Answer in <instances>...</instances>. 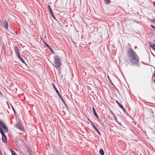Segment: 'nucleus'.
I'll use <instances>...</instances> for the list:
<instances>
[{"label": "nucleus", "instance_id": "obj_1", "mask_svg": "<svg viewBox=\"0 0 155 155\" xmlns=\"http://www.w3.org/2000/svg\"><path fill=\"white\" fill-rule=\"evenodd\" d=\"M128 59L125 61V63L128 64L130 63L132 65H136L139 63L140 58L136 52L131 48H129L127 52Z\"/></svg>", "mask_w": 155, "mask_h": 155}, {"label": "nucleus", "instance_id": "obj_2", "mask_svg": "<svg viewBox=\"0 0 155 155\" xmlns=\"http://www.w3.org/2000/svg\"><path fill=\"white\" fill-rule=\"evenodd\" d=\"M8 131V129L6 125L0 120V133L2 135V140L5 143L7 142V139L4 132H7Z\"/></svg>", "mask_w": 155, "mask_h": 155}, {"label": "nucleus", "instance_id": "obj_3", "mask_svg": "<svg viewBox=\"0 0 155 155\" xmlns=\"http://www.w3.org/2000/svg\"><path fill=\"white\" fill-rule=\"evenodd\" d=\"M54 58L55 61L54 66L57 68L60 67L61 64L60 58L56 55L54 56Z\"/></svg>", "mask_w": 155, "mask_h": 155}, {"label": "nucleus", "instance_id": "obj_4", "mask_svg": "<svg viewBox=\"0 0 155 155\" xmlns=\"http://www.w3.org/2000/svg\"><path fill=\"white\" fill-rule=\"evenodd\" d=\"M16 128L23 131V132L25 131V130L24 127L23 126L22 123L20 122H18L16 124Z\"/></svg>", "mask_w": 155, "mask_h": 155}, {"label": "nucleus", "instance_id": "obj_5", "mask_svg": "<svg viewBox=\"0 0 155 155\" xmlns=\"http://www.w3.org/2000/svg\"><path fill=\"white\" fill-rule=\"evenodd\" d=\"M14 50L17 56H19V55H20V53L19 52L18 48L16 46H14Z\"/></svg>", "mask_w": 155, "mask_h": 155}, {"label": "nucleus", "instance_id": "obj_6", "mask_svg": "<svg viewBox=\"0 0 155 155\" xmlns=\"http://www.w3.org/2000/svg\"><path fill=\"white\" fill-rule=\"evenodd\" d=\"M132 135L133 138L134 140H136L138 139V137L137 136V134L134 132H132Z\"/></svg>", "mask_w": 155, "mask_h": 155}, {"label": "nucleus", "instance_id": "obj_7", "mask_svg": "<svg viewBox=\"0 0 155 155\" xmlns=\"http://www.w3.org/2000/svg\"><path fill=\"white\" fill-rule=\"evenodd\" d=\"M3 27L6 28V29L8 28V23L6 21L4 20L3 21Z\"/></svg>", "mask_w": 155, "mask_h": 155}, {"label": "nucleus", "instance_id": "obj_8", "mask_svg": "<svg viewBox=\"0 0 155 155\" xmlns=\"http://www.w3.org/2000/svg\"><path fill=\"white\" fill-rule=\"evenodd\" d=\"M92 110H93V113H94V116H95V117H96V118L97 119H98V116L97 115V113L96 112V111H95V108H94V107H92Z\"/></svg>", "mask_w": 155, "mask_h": 155}, {"label": "nucleus", "instance_id": "obj_9", "mask_svg": "<svg viewBox=\"0 0 155 155\" xmlns=\"http://www.w3.org/2000/svg\"><path fill=\"white\" fill-rule=\"evenodd\" d=\"M26 150L28 153H29V155H31V149L30 147H27Z\"/></svg>", "mask_w": 155, "mask_h": 155}, {"label": "nucleus", "instance_id": "obj_10", "mask_svg": "<svg viewBox=\"0 0 155 155\" xmlns=\"http://www.w3.org/2000/svg\"><path fill=\"white\" fill-rule=\"evenodd\" d=\"M123 110L125 114H127V111L123 107V106L122 105V104H120V105L119 106Z\"/></svg>", "mask_w": 155, "mask_h": 155}, {"label": "nucleus", "instance_id": "obj_11", "mask_svg": "<svg viewBox=\"0 0 155 155\" xmlns=\"http://www.w3.org/2000/svg\"><path fill=\"white\" fill-rule=\"evenodd\" d=\"M93 127L96 130L99 135L100 136L101 135V134L99 130L95 126H94Z\"/></svg>", "mask_w": 155, "mask_h": 155}, {"label": "nucleus", "instance_id": "obj_12", "mask_svg": "<svg viewBox=\"0 0 155 155\" xmlns=\"http://www.w3.org/2000/svg\"><path fill=\"white\" fill-rule=\"evenodd\" d=\"M18 57L19 58V59L20 60V61L23 63H24L25 64H26L25 61H24L23 58L21 56L19 55V56H18Z\"/></svg>", "mask_w": 155, "mask_h": 155}, {"label": "nucleus", "instance_id": "obj_13", "mask_svg": "<svg viewBox=\"0 0 155 155\" xmlns=\"http://www.w3.org/2000/svg\"><path fill=\"white\" fill-rule=\"evenodd\" d=\"M150 47L155 51V45L153 43H150Z\"/></svg>", "mask_w": 155, "mask_h": 155}, {"label": "nucleus", "instance_id": "obj_14", "mask_svg": "<svg viewBox=\"0 0 155 155\" xmlns=\"http://www.w3.org/2000/svg\"><path fill=\"white\" fill-rule=\"evenodd\" d=\"M48 9L49 10V11L50 13L51 14L53 13L52 11L51 10V6L50 5H48Z\"/></svg>", "mask_w": 155, "mask_h": 155}, {"label": "nucleus", "instance_id": "obj_15", "mask_svg": "<svg viewBox=\"0 0 155 155\" xmlns=\"http://www.w3.org/2000/svg\"><path fill=\"white\" fill-rule=\"evenodd\" d=\"M101 155H104V152L102 149H101L99 151Z\"/></svg>", "mask_w": 155, "mask_h": 155}, {"label": "nucleus", "instance_id": "obj_16", "mask_svg": "<svg viewBox=\"0 0 155 155\" xmlns=\"http://www.w3.org/2000/svg\"><path fill=\"white\" fill-rule=\"evenodd\" d=\"M53 85L57 94H58L59 93V92L58 91L56 87H55L54 85V84H53Z\"/></svg>", "mask_w": 155, "mask_h": 155}, {"label": "nucleus", "instance_id": "obj_17", "mask_svg": "<svg viewBox=\"0 0 155 155\" xmlns=\"http://www.w3.org/2000/svg\"><path fill=\"white\" fill-rule=\"evenodd\" d=\"M44 43L45 45L47 46V47L49 49H51V48L49 46V45L47 44L44 41Z\"/></svg>", "mask_w": 155, "mask_h": 155}, {"label": "nucleus", "instance_id": "obj_18", "mask_svg": "<svg viewBox=\"0 0 155 155\" xmlns=\"http://www.w3.org/2000/svg\"><path fill=\"white\" fill-rule=\"evenodd\" d=\"M114 120L116 121V122H117L120 125H121V123H119L118 121L117 120V119L116 117L115 116V115H114Z\"/></svg>", "mask_w": 155, "mask_h": 155}, {"label": "nucleus", "instance_id": "obj_19", "mask_svg": "<svg viewBox=\"0 0 155 155\" xmlns=\"http://www.w3.org/2000/svg\"><path fill=\"white\" fill-rule=\"evenodd\" d=\"M10 150L12 155H15V154L16 153L15 152L14 150H12V149H11Z\"/></svg>", "mask_w": 155, "mask_h": 155}, {"label": "nucleus", "instance_id": "obj_20", "mask_svg": "<svg viewBox=\"0 0 155 155\" xmlns=\"http://www.w3.org/2000/svg\"><path fill=\"white\" fill-rule=\"evenodd\" d=\"M104 1L106 4H108L110 2V0H104Z\"/></svg>", "mask_w": 155, "mask_h": 155}, {"label": "nucleus", "instance_id": "obj_21", "mask_svg": "<svg viewBox=\"0 0 155 155\" xmlns=\"http://www.w3.org/2000/svg\"><path fill=\"white\" fill-rule=\"evenodd\" d=\"M152 79L155 83V72H154L153 75L152 76Z\"/></svg>", "mask_w": 155, "mask_h": 155}, {"label": "nucleus", "instance_id": "obj_22", "mask_svg": "<svg viewBox=\"0 0 155 155\" xmlns=\"http://www.w3.org/2000/svg\"><path fill=\"white\" fill-rule=\"evenodd\" d=\"M57 94L58 95L59 97L61 98L62 101L64 100L63 97H61V95L59 93L58 94Z\"/></svg>", "mask_w": 155, "mask_h": 155}, {"label": "nucleus", "instance_id": "obj_23", "mask_svg": "<svg viewBox=\"0 0 155 155\" xmlns=\"http://www.w3.org/2000/svg\"><path fill=\"white\" fill-rule=\"evenodd\" d=\"M62 102H63V104H64V105H65V106L67 107H68L67 104L65 103V101H64L63 100H62Z\"/></svg>", "mask_w": 155, "mask_h": 155}, {"label": "nucleus", "instance_id": "obj_24", "mask_svg": "<svg viewBox=\"0 0 155 155\" xmlns=\"http://www.w3.org/2000/svg\"><path fill=\"white\" fill-rule=\"evenodd\" d=\"M150 113H151L153 114H154L155 112V111H154L153 109H150Z\"/></svg>", "mask_w": 155, "mask_h": 155}, {"label": "nucleus", "instance_id": "obj_25", "mask_svg": "<svg viewBox=\"0 0 155 155\" xmlns=\"http://www.w3.org/2000/svg\"><path fill=\"white\" fill-rule=\"evenodd\" d=\"M89 121L90 122V123L91 124V125L92 126V127H93L95 125L94 124L93 122L90 120H89Z\"/></svg>", "mask_w": 155, "mask_h": 155}, {"label": "nucleus", "instance_id": "obj_26", "mask_svg": "<svg viewBox=\"0 0 155 155\" xmlns=\"http://www.w3.org/2000/svg\"><path fill=\"white\" fill-rule=\"evenodd\" d=\"M51 16H52V18H53L54 19H56V18H55V16H54V14H53V13H52V14H51Z\"/></svg>", "mask_w": 155, "mask_h": 155}, {"label": "nucleus", "instance_id": "obj_27", "mask_svg": "<svg viewBox=\"0 0 155 155\" xmlns=\"http://www.w3.org/2000/svg\"><path fill=\"white\" fill-rule=\"evenodd\" d=\"M115 101L117 103L118 105L119 106L121 104L117 100H116Z\"/></svg>", "mask_w": 155, "mask_h": 155}, {"label": "nucleus", "instance_id": "obj_28", "mask_svg": "<svg viewBox=\"0 0 155 155\" xmlns=\"http://www.w3.org/2000/svg\"><path fill=\"white\" fill-rule=\"evenodd\" d=\"M151 21L152 22H153V23H155V19H153L151 20Z\"/></svg>", "mask_w": 155, "mask_h": 155}, {"label": "nucleus", "instance_id": "obj_29", "mask_svg": "<svg viewBox=\"0 0 155 155\" xmlns=\"http://www.w3.org/2000/svg\"><path fill=\"white\" fill-rule=\"evenodd\" d=\"M12 107L14 113H16V112H15V111L14 108V107Z\"/></svg>", "mask_w": 155, "mask_h": 155}, {"label": "nucleus", "instance_id": "obj_30", "mask_svg": "<svg viewBox=\"0 0 155 155\" xmlns=\"http://www.w3.org/2000/svg\"><path fill=\"white\" fill-rule=\"evenodd\" d=\"M110 112H111V114L112 115H113L114 116V115H114V113H113V112L111 110L110 111Z\"/></svg>", "mask_w": 155, "mask_h": 155}, {"label": "nucleus", "instance_id": "obj_31", "mask_svg": "<svg viewBox=\"0 0 155 155\" xmlns=\"http://www.w3.org/2000/svg\"><path fill=\"white\" fill-rule=\"evenodd\" d=\"M151 26L154 29H155V26L153 25H151Z\"/></svg>", "mask_w": 155, "mask_h": 155}, {"label": "nucleus", "instance_id": "obj_32", "mask_svg": "<svg viewBox=\"0 0 155 155\" xmlns=\"http://www.w3.org/2000/svg\"><path fill=\"white\" fill-rule=\"evenodd\" d=\"M50 50V51H51V52H52L53 53H54V51L51 49H51H49Z\"/></svg>", "mask_w": 155, "mask_h": 155}, {"label": "nucleus", "instance_id": "obj_33", "mask_svg": "<svg viewBox=\"0 0 155 155\" xmlns=\"http://www.w3.org/2000/svg\"><path fill=\"white\" fill-rule=\"evenodd\" d=\"M87 118V120L89 121V120H90V119H89V118H88V117H86Z\"/></svg>", "mask_w": 155, "mask_h": 155}, {"label": "nucleus", "instance_id": "obj_34", "mask_svg": "<svg viewBox=\"0 0 155 155\" xmlns=\"http://www.w3.org/2000/svg\"><path fill=\"white\" fill-rule=\"evenodd\" d=\"M97 120H98V121L99 122H100V121H101V120L99 119V118H98V119H97Z\"/></svg>", "mask_w": 155, "mask_h": 155}, {"label": "nucleus", "instance_id": "obj_35", "mask_svg": "<svg viewBox=\"0 0 155 155\" xmlns=\"http://www.w3.org/2000/svg\"><path fill=\"white\" fill-rule=\"evenodd\" d=\"M0 155H2V151L0 152Z\"/></svg>", "mask_w": 155, "mask_h": 155}, {"label": "nucleus", "instance_id": "obj_36", "mask_svg": "<svg viewBox=\"0 0 155 155\" xmlns=\"http://www.w3.org/2000/svg\"><path fill=\"white\" fill-rule=\"evenodd\" d=\"M153 5L155 6V2H153Z\"/></svg>", "mask_w": 155, "mask_h": 155}, {"label": "nucleus", "instance_id": "obj_37", "mask_svg": "<svg viewBox=\"0 0 155 155\" xmlns=\"http://www.w3.org/2000/svg\"><path fill=\"white\" fill-rule=\"evenodd\" d=\"M136 48H137V47L135 46L134 47V49H136Z\"/></svg>", "mask_w": 155, "mask_h": 155}, {"label": "nucleus", "instance_id": "obj_38", "mask_svg": "<svg viewBox=\"0 0 155 155\" xmlns=\"http://www.w3.org/2000/svg\"><path fill=\"white\" fill-rule=\"evenodd\" d=\"M108 79H110L109 77V76H108Z\"/></svg>", "mask_w": 155, "mask_h": 155}, {"label": "nucleus", "instance_id": "obj_39", "mask_svg": "<svg viewBox=\"0 0 155 155\" xmlns=\"http://www.w3.org/2000/svg\"><path fill=\"white\" fill-rule=\"evenodd\" d=\"M17 155V154L16 153L15 155Z\"/></svg>", "mask_w": 155, "mask_h": 155}, {"label": "nucleus", "instance_id": "obj_40", "mask_svg": "<svg viewBox=\"0 0 155 155\" xmlns=\"http://www.w3.org/2000/svg\"><path fill=\"white\" fill-rule=\"evenodd\" d=\"M5 155H6V153H5Z\"/></svg>", "mask_w": 155, "mask_h": 155}]
</instances>
